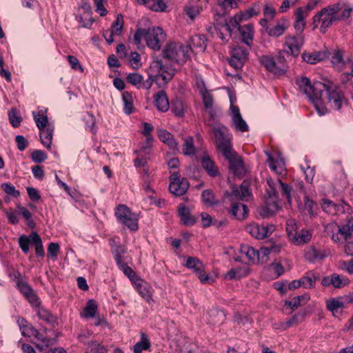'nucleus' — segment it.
Listing matches in <instances>:
<instances>
[{
    "mask_svg": "<svg viewBox=\"0 0 353 353\" xmlns=\"http://www.w3.org/2000/svg\"><path fill=\"white\" fill-rule=\"evenodd\" d=\"M1 188L7 194L10 195L14 198L18 197L20 194L19 192L17 190L14 186L11 183H3L1 184Z\"/></svg>",
    "mask_w": 353,
    "mask_h": 353,
    "instance_id": "nucleus-60",
    "label": "nucleus"
},
{
    "mask_svg": "<svg viewBox=\"0 0 353 353\" xmlns=\"http://www.w3.org/2000/svg\"><path fill=\"white\" fill-rule=\"evenodd\" d=\"M267 183L268 185L266 190L267 195L270 199H273L278 203V190H281L282 194L286 197L288 202H291L292 188L290 185L283 183L280 179L276 180L268 179Z\"/></svg>",
    "mask_w": 353,
    "mask_h": 353,
    "instance_id": "nucleus-9",
    "label": "nucleus"
},
{
    "mask_svg": "<svg viewBox=\"0 0 353 353\" xmlns=\"http://www.w3.org/2000/svg\"><path fill=\"white\" fill-rule=\"evenodd\" d=\"M324 255L321 254L316 248H311L305 252V258L310 261H313L316 259H321Z\"/></svg>",
    "mask_w": 353,
    "mask_h": 353,
    "instance_id": "nucleus-59",
    "label": "nucleus"
},
{
    "mask_svg": "<svg viewBox=\"0 0 353 353\" xmlns=\"http://www.w3.org/2000/svg\"><path fill=\"white\" fill-rule=\"evenodd\" d=\"M239 31L241 34L243 42L250 46L253 39L254 31L252 26L250 24L245 25L239 28Z\"/></svg>",
    "mask_w": 353,
    "mask_h": 353,
    "instance_id": "nucleus-40",
    "label": "nucleus"
},
{
    "mask_svg": "<svg viewBox=\"0 0 353 353\" xmlns=\"http://www.w3.org/2000/svg\"><path fill=\"white\" fill-rule=\"evenodd\" d=\"M248 271L247 269L242 270L241 268H233L228 271L225 277L228 279H236L248 275Z\"/></svg>",
    "mask_w": 353,
    "mask_h": 353,
    "instance_id": "nucleus-50",
    "label": "nucleus"
},
{
    "mask_svg": "<svg viewBox=\"0 0 353 353\" xmlns=\"http://www.w3.org/2000/svg\"><path fill=\"white\" fill-rule=\"evenodd\" d=\"M18 210L20 214L23 216V217L28 221V225L33 228L35 225L34 221L32 219V214L30 211L24 207L18 206Z\"/></svg>",
    "mask_w": 353,
    "mask_h": 353,
    "instance_id": "nucleus-57",
    "label": "nucleus"
},
{
    "mask_svg": "<svg viewBox=\"0 0 353 353\" xmlns=\"http://www.w3.org/2000/svg\"><path fill=\"white\" fill-rule=\"evenodd\" d=\"M230 103V110L233 126L236 130L240 131L241 132L248 131V126L246 122L243 119L239 108L233 105V102L232 101L231 97Z\"/></svg>",
    "mask_w": 353,
    "mask_h": 353,
    "instance_id": "nucleus-21",
    "label": "nucleus"
},
{
    "mask_svg": "<svg viewBox=\"0 0 353 353\" xmlns=\"http://www.w3.org/2000/svg\"><path fill=\"white\" fill-rule=\"evenodd\" d=\"M134 285L144 299L148 302L152 299V288L149 283L141 279H136Z\"/></svg>",
    "mask_w": 353,
    "mask_h": 353,
    "instance_id": "nucleus-27",
    "label": "nucleus"
},
{
    "mask_svg": "<svg viewBox=\"0 0 353 353\" xmlns=\"http://www.w3.org/2000/svg\"><path fill=\"white\" fill-rule=\"evenodd\" d=\"M175 72L173 68L164 65L161 59H156L150 63L148 78L145 81H143V76L139 73H130L126 79L138 89L149 90L159 78L161 79L164 84H167L172 79Z\"/></svg>",
    "mask_w": 353,
    "mask_h": 353,
    "instance_id": "nucleus-1",
    "label": "nucleus"
},
{
    "mask_svg": "<svg viewBox=\"0 0 353 353\" xmlns=\"http://www.w3.org/2000/svg\"><path fill=\"white\" fill-rule=\"evenodd\" d=\"M216 143L223 155L229 161L230 170L236 176H241L245 172L241 158L232 149L231 137L224 125L214 128Z\"/></svg>",
    "mask_w": 353,
    "mask_h": 353,
    "instance_id": "nucleus-2",
    "label": "nucleus"
},
{
    "mask_svg": "<svg viewBox=\"0 0 353 353\" xmlns=\"http://www.w3.org/2000/svg\"><path fill=\"white\" fill-rule=\"evenodd\" d=\"M318 277L314 274H308L307 276L300 279L301 286L306 288H313L315 285V282Z\"/></svg>",
    "mask_w": 353,
    "mask_h": 353,
    "instance_id": "nucleus-53",
    "label": "nucleus"
},
{
    "mask_svg": "<svg viewBox=\"0 0 353 353\" xmlns=\"http://www.w3.org/2000/svg\"><path fill=\"white\" fill-rule=\"evenodd\" d=\"M201 164L208 174L212 177L220 175V172L208 154H203L200 159Z\"/></svg>",
    "mask_w": 353,
    "mask_h": 353,
    "instance_id": "nucleus-23",
    "label": "nucleus"
},
{
    "mask_svg": "<svg viewBox=\"0 0 353 353\" xmlns=\"http://www.w3.org/2000/svg\"><path fill=\"white\" fill-rule=\"evenodd\" d=\"M283 54V52H279L278 56L279 61L278 63H276L272 57L268 56H262L260 58V62L268 71L276 75H281L285 71Z\"/></svg>",
    "mask_w": 353,
    "mask_h": 353,
    "instance_id": "nucleus-13",
    "label": "nucleus"
},
{
    "mask_svg": "<svg viewBox=\"0 0 353 353\" xmlns=\"http://www.w3.org/2000/svg\"><path fill=\"white\" fill-rule=\"evenodd\" d=\"M162 52L165 59L183 64L190 57V48L181 43L170 41L165 45Z\"/></svg>",
    "mask_w": 353,
    "mask_h": 353,
    "instance_id": "nucleus-6",
    "label": "nucleus"
},
{
    "mask_svg": "<svg viewBox=\"0 0 353 353\" xmlns=\"http://www.w3.org/2000/svg\"><path fill=\"white\" fill-rule=\"evenodd\" d=\"M185 104L179 99H176L172 102L171 110L176 117H183L185 111Z\"/></svg>",
    "mask_w": 353,
    "mask_h": 353,
    "instance_id": "nucleus-49",
    "label": "nucleus"
},
{
    "mask_svg": "<svg viewBox=\"0 0 353 353\" xmlns=\"http://www.w3.org/2000/svg\"><path fill=\"white\" fill-rule=\"evenodd\" d=\"M327 229L336 232V234L333 233L332 235V239L334 242H339L341 239H344L348 243L353 239V219L349 220L345 225L341 227L336 224H331L327 225Z\"/></svg>",
    "mask_w": 353,
    "mask_h": 353,
    "instance_id": "nucleus-10",
    "label": "nucleus"
},
{
    "mask_svg": "<svg viewBox=\"0 0 353 353\" xmlns=\"http://www.w3.org/2000/svg\"><path fill=\"white\" fill-rule=\"evenodd\" d=\"M242 256H245L249 263H254L257 260V250L249 245H243L240 248Z\"/></svg>",
    "mask_w": 353,
    "mask_h": 353,
    "instance_id": "nucleus-39",
    "label": "nucleus"
},
{
    "mask_svg": "<svg viewBox=\"0 0 353 353\" xmlns=\"http://www.w3.org/2000/svg\"><path fill=\"white\" fill-rule=\"evenodd\" d=\"M201 95L202 97L205 112L209 116V122H211L209 123V125H211L216 119L218 108L214 107L213 96L209 90L201 94Z\"/></svg>",
    "mask_w": 353,
    "mask_h": 353,
    "instance_id": "nucleus-17",
    "label": "nucleus"
},
{
    "mask_svg": "<svg viewBox=\"0 0 353 353\" xmlns=\"http://www.w3.org/2000/svg\"><path fill=\"white\" fill-rule=\"evenodd\" d=\"M158 137L159 139L164 143L167 144L170 149L173 150H179L178 143L174 139L173 135L164 129H158Z\"/></svg>",
    "mask_w": 353,
    "mask_h": 353,
    "instance_id": "nucleus-32",
    "label": "nucleus"
},
{
    "mask_svg": "<svg viewBox=\"0 0 353 353\" xmlns=\"http://www.w3.org/2000/svg\"><path fill=\"white\" fill-rule=\"evenodd\" d=\"M150 345L151 344L147 335L142 332L141 333V341L134 345V353H141L143 350H148Z\"/></svg>",
    "mask_w": 353,
    "mask_h": 353,
    "instance_id": "nucleus-43",
    "label": "nucleus"
},
{
    "mask_svg": "<svg viewBox=\"0 0 353 353\" xmlns=\"http://www.w3.org/2000/svg\"><path fill=\"white\" fill-rule=\"evenodd\" d=\"M327 6L317 12L313 17V29L319 26L321 33H325L334 23L338 22Z\"/></svg>",
    "mask_w": 353,
    "mask_h": 353,
    "instance_id": "nucleus-7",
    "label": "nucleus"
},
{
    "mask_svg": "<svg viewBox=\"0 0 353 353\" xmlns=\"http://www.w3.org/2000/svg\"><path fill=\"white\" fill-rule=\"evenodd\" d=\"M333 287L336 288H341L349 283V280L346 276L339 275L336 274H332Z\"/></svg>",
    "mask_w": 353,
    "mask_h": 353,
    "instance_id": "nucleus-54",
    "label": "nucleus"
},
{
    "mask_svg": "<svg viewBox=\"0 0 353 353\" xmlns=\"http://www.w3.org/2000/svg\"><path fill=\"white\" fill-rule=\"evenodd\" d=\"M170 179V183L169 189L172 194H174L175 196H181L187 192L189 188V183L185 179L180 178V174L179 172L172 173Z\"/></svg>",
    "mask_w": 353,
    "mask_h": 353,
    "instance_id": "nucleus-14",
    "label": "nucleus"
},
{
    "mask_svg": "<svg viewBox=\"0 0 353 353\" xmlns=\"http://www.w3.org/2000/svg\"><path fill=\"white\" fill-rule=\"evenodd\" d=\"M326 57L325 52H313L312 53H303L302 54L303 59L310 64H315Z\"/></svg>",
    "mask_w": 353,
    "mask_h": 353,
    "instance_id": "nucleus-41",
    "label": "nucleus"
},
{
    "mask_svg": "<svg viewBox=\"0 0 353 353\" xmlns=\"http://www.w3.org/2000/svg\"><path fill=\"white\" fill-rule=\"evenodd\" d=\"M32 243L31 237L26 235H21L19 239V244L24 253H28L29 251V244Z\"/></svg>",
    "mask_w": 353,
    "mask_h": 353,
    "instance_id": "nucleus-62",
    "label": "nucleus"
},
{
    "mask_svg": "<svg viewBox=\"0 0 353 353\" xmlns=\"http://www.w3.org/2000/svg\"><path fill=\"white\" fill-rule=\"evenodd\" d=\"M122 97L124 103V111L126 114H130L134 110L132 97L128 92H123Z\"/></svg>",
    "mask_w": 353,
    "mask_h": 353,
    "instance_id": "nucleus-52",
    "label": "nucleus"
},
{
    "mask_svg": "<svg viewBox=\"0 0 353 353\" xmlns=\"http://www.w3.org/2000/svg\"><path fill=\"white\" fill-rule=\"evenodd\" d=\"M296 84L300 92L305 94L314 103L319 115L327 112V108L323 105L322 93L325 88L324 82L316 81L313 83L306 77H298Z\"/></svg>",
    "mask_w": 353,
    "mask_h": 353,
    "instance_id": "nucleus-3",
    "label": "nucleus"
},
{
    "mask_svg": "<svg viewBox=\"0 0 353 353\" xmlns=\"http://www.w3.org/2000/svg\"><path fill=\"white\" fill-rule=\"evenodd\" d=\"M280 252L279 246L272 245L270 248H261L257 250V263H265L269 261V256L272 254H276Z\"/></svg>",
    "mask_w": 353,
    "mask_h": 353,
    "instance_id": "nucleus-31",
    "label": "nucleus"
},
{
    "mask_svg": "<svg viewBox=\"0 0 353 353\" xmlns=\"http://www.w3.org/2000/svg\"><path fill=\"white\" fill-rule=\"evenodd\" d=\"M179 216L181 222L185 225H192L196 221V219L190 214L189 208L183 204L179 206Z\"/></svg>",
    "mask_w": 353,
    "mask_h": 353,
    "instance_id": "nucleus-34",
    "label": "nucleus"
},
{
    "mask_svg": "<svg viewBox=\"0 0 353 353\" xmlns=\"http://www.w3.org/2000/svg\"><path fill=\"white\" fill-rule=\"evenodd\" d=\"M304 43V38L302 35L299 34L295 36H288L285 37V45L288 48L287 53L296 57L301 51V48Z\"/></svg>",
    "mask_w": 353,
    "mask_h": 353,
    "instance_id": "nucleus-19",
    "label": "nucleus"
},
{
    "mask_svg": "<svg viewBox=\"0 0 353 353\" xmlns=\"http://www.w3.org/2000/svg\"><path fill=\"white\" fill-rule=\"evenodd\" d=\"M34 120L39 130L48 128V125H54L48 121V117L44 114L43 110L32 112Z\"/></svg>",
    "mask_w": 353,
    "mask_h": 353,
    "instance_id": "nucleus-35",
    "label": "nucleus"
},
{
    "mask_svg": "<svg viewBox=\"0 0 353 353\" xmlns=\"http://www.w3.org/2000/svg\"><path fill=\"white\" fill-rule=\"evenodd\" d=\"M17 323L23 336L32 338L33 340L37 341H41L43 345L48 346L49 345V340L39 333L32 325L28 323L26 319L19 318Z\"/></svg>",
    "mask_w": 353,
    "mask_h": 353,
    "instance_id": "nucleus-12",
    "label": "nucleus"
},
{
    "mask_svg": "<svg viewBox=\"0 0 353 353\" xmlns=\"http://www.w3.org/2000/svg\"><path fill=\"white\" fill-rule=\"evenodd\" d=\"M97 310V304L95 301L89 300L83 310V316L85 318H92Z\"/></svg>",
    "mask_w": 353,
    "mask_h": 353,
    "instance_id": "nucleus-48",
    "label": "nucleus"
},
{
    "mask_svg": "<svg viewBox=\"0 0 353 353\" xmlns=\"http://www.w3.org/2000/svg\"><path fill=\"white\" fill-rule=\"evenodd\" d=\"M265 201V205L261 206L258 209V212L262 217H268L274 214L278 208V203L273 199H270L269 196L267 195Z\"/></svg>",
    "mask_w": 353,
    "mask_h": 353,
    "instance_id": "nucleus-26",
    "label": "nucleus"
},
{
    "mask_svg": "<svg viewBox=\"0 0 353 353\" xmlns=\"http://www.w3.org/2000/svg\"><path fill=\"white\" fill-rule=\"evenodd\" d=\"M18 288L32 305L37 306L39 305L37 295L27 283L21 281L19 282Z\"/></svg>",
    "mask_w": 353,
    "mask_h": 353,
    "instance_id": "nucleus-29",
    "label": "nucleus"
},
{
    "mask_svg": "<svg viewBox=\"0 0 353 353\" xmlns=\"http://www.w3.org/2000/svg\"><path fill=\"white\" fill-rule=\"evenodd\" d=\"M323 210L329 214H336L339 210V207L329 199H323L321 202Z\"/></svg>",
    "mask_w": 353,
    "mask_h": 353,
    "instance_id": "nucleus-47",
    "label": "nucleus"
},
{
    "mask_svg": "<svg viewBox=\"0 0 353 353\" xmlns=\"http://www.w3.org/2000/svg\"><path fill=\"white\" fill-rule=\"evenodd\" d=\"M185 265L195 273H199L203 267V263L197 258L192 256L187 258Z\"/></svg>",
    "mask_w": 353,
    "mask_h": 353,
    "instance_id": "nucleus-46",
    "label": "nucleus"
},
{
    "mask_svg": "<svg viewBox=\"0 0 353 353\" xmlns=\"http://www.w3.org/2000/svg\"><path fill=\"white\" fill-rule=\"evenodd\" d=\"M144 39L148 48L154 50H159L161 44L166 39V34L159 27H151L148 29H138L134 35L137 45H139Z\"/></svg>",
    "mask_w": 353,
    "mask_h": 353,
    "instance_id": "nucleus-4",
    "label": "nucleus"
},
{
    "mask_svg": "<svg viewBox=\"0 0 353 353\" xmlns=\"http://www.w3.org/2000/svg\"><path fill=\"white\" fill-rule=\"evenodd\" d=\"M202 200L203 202L208 206H212L214 204L217 203L216 200L215 199L214 195L211 190H204L202 193Z\"/></svg>",
    "mask_w": 353,
    "mask_h": 353,
    "instance_id": "nucleus-55",
    "label": "nucleus"
},
{
    "mask_svg": "<svg viewBox=\"0 0 353 353\" xmlns=\"http://www.w3.org/2000/svg\"><path fill=\"white\" fill-rule=\"evenodd\" d=\"M115 216L119 222L132 231L138 230V216L125 205H119L115 210Z\"/></svg>",
    "mask_w": 353,
    "mask_h": 353,
    "instance_id": "nucleus-8",
    "label": "nucleus"
},
{
    "mask_svg": "<svg viewBox=\"0 0 353 353\" xmlns=\"http://www.w3.org/2000/svg\"><path fill=\"white\" fill-rule=\"evenodd\" d=\"M190 52L195 53L203 52L206 48L205 39L202 35H195L190 39Z\"/></svg>",
    "mask_w": 353,
    "mask_h": 353,
    "instance_id": "nucleus-30",
    "label": "nucleus"
},
{
    "mask_svg": "<svg viewBox=\"0 0 353 353\" xmlns=\"http://www.w3.org/2000/svg\"><path fill=\"white\" fill-rule=\"evenodd\" d=\"M326 306L334 315L343 309V303L340 300L332 299L327 301Z\"/></svg>",
    "mask_w": 353,
    "mask_h": 353,
    "instance_id": "nucleus-51",
    "label": "nucleus"
},
{
    "mask_svg": "<svg viewBox=\"0 0 353 353\" xmlns=\"http://www.w3.org/2000/svg\"><path fill=\"white\" fill-rule=\"evenodd\" d=\"M202 10V6L197 4H190L185 8L186 14L191 19H194L198 16Z\"/></svg>",
    "mask_w": 353,
    "mask_h": 353,
    "instance_id": "nucleus-56",
    "label": "nucleus"
},
{
    "mask_svg": "<svg viewBox=\"0 0 353 353\" xmlns=\"http://www.w3.org/2000/svg\"><path fill=\"white\" fill-rule=\"evenodd\" d=\"M289 27V21L286 19L279 21L273 27H266V32L269 36L279 37L284 34Z\"/></svg>",
    "mask_w": 353,
    "mask_h": 353,
    "instance_id": "nucleus-25",
    "label": "nucleus"
},
{
    "mask_svg": "<svg viewBox=\"0 0 353 353\" xmlns=\"http://www.w3.org/2000/svg\"><path fill=\"white\" fill-rule=\"evenodd\" d=\"M195 147L192 137H187L183 139L182 145V153L185 156L193 155L195 154Z\"/></svg>",
    "mask_w": 353,
    "mask_h": 353,
    "instance_id": "nucleus-44",
    "label": "nucleus"
},
{
    "mask_svg": "<svg viewBox=\"0 0 353 353\" xmlns=\"http://www.w3.org/2000/svg\"><path fill=\"white\" fill-rule=\"evenodd\" d=\"M315 207L316 204L314 203V201L307 198L305 200L304 207L303 209V213L306 215L312 216L314 214Z\"/></svg>",
    "mask_w": 353,
    "mask_h": 353,
    "instance_id": "nucleus-61",
    "label": "nucleus"
},
{
    "mask_svg": "<svg viewBox=\"0 0 353 353\" xmlns=\"http://www.w3.org/2000/svg\"><path fill=\"white\" fill-rule=\"evenodd\" d=\"M265 154L268 157L270 168L279 175L284 174L285 172L284 161L281 157L280 154L277 153L278 157L276 159L274 158L268 152H265Z\"/></svg>",
    "mask_w": 353,
    "mask_h": 353,
    "instance_id": "nucleus-24",
    "label": "nucleus"
},
{
    "mask_svg": "<svg viewBox=\"0 0 353 353\" xmlns=\"http://www.w3.org/2000/svg\"><path fill=\"white\" fill-rule=\"evenodd\" d=\"M243 20L242 17L239 14L232 17L228 23L227 21L225 22L223 21V26L221 27L218 26L219 38L223 41H228V37L231 36L232 30L236 28L238 29L241 28L239 24Z\"/></svg>",
    "mask_w": 353,
    "mask_h": 353,
    "instance_id": "nucleus-15",
    "label": "nucleus"
},
{
    "mask_svg": "<svg viewBox=\"0 0 353 353\" xmlns=\"http://www.w3.org/2000/svg\"><path fill=\"white\" fill-rule=\"evenodd\" d=\"M120 269L123 272V273L130 279L132 283H134L136 281V279H138L134 272L132 270L131 268H130L127 264L121 262V264H118Z\"/></svg>",
    "mask_w": 353,
    "mask_h": 353,
    "instance_id": "nucleus-58",
    "label": "nucleus"
},
{
    "mask_svg": "<svg viewBox=\"0 0 353 353\" xmlns=\"http://www.w3.org/2000/svg\"><path fill=\"white\" fill-rule=\"evenodd\" d=\"M154 102L159 110L163 112L168 110L169 101L164 91H159L154 96Z\"/></svg>",
    "mask_w": 353,
    "mask_h": 353,
    "instance_id": "nucleus-33",
    "label": "nucleus"
},
{
    "mask_svg": "<svg viewBox=\"0 0 353 353\" xmlns=\"http://www.w3.org/2000/svg\"><path fill=\"white\" fill-rule=\"evenodd\" d=\"M232 205L229 211L230 214L237 219H243L248 216V209L245 204L231 201Z\"/></svg>",
    "mask_w": 353,
    "mask_h": 353,
    "instance_id": "nucleus-28",
    "label": "nucleus"
},
{
    "mask_svg": "<svg viewBox=\"0 0 353 353\" xmlns=\"http://www.w3.org/2000/svg\"><path fill=\"white\" fill-rule=\"evenodd\" d=\"M123 19L121 14L117 17V19L113 22L110 30H105L103 32V36L108 44H111L114 41V36H120L122 33L123 27Z\"/></svg>",
    "mask_w": 353,
    "mask_h": 353,
    "instance_id": "nucleus-18",
    "label": "nucleus"
},
{
    "mask_svg": "<svg viewBox=\"0 0 353 353\" xmlns=\"http://www.w3.org/2000/svg\"><path fill=\"white\" fill-rule=\"evenodd\" d=\"M153 127L151 124L148 123H143V134L146 137L147 143L145 146H143L140 150V152H143L145 154H149L150 144L152 141V137L150 134V132L152 131Z\"/></svg>",
    "mask_w": 353,
    "mask_h": 353,
    "instance_id": "nucleus-42",
    "label": "nucleus"
},
{
    "mask_svg": "<svg viewBox=\"0 0 353 353\" xmlns=\"http://www.w3.org/2000/svg\"><path fill=\"white\" fill-rule=\"evenodd\" d=\"M208 322L212 325L221 323L225 316L224 312L218 308L210 310L208 312Z\"/></svg>",
    "mask_w": 353,
    "mask_h": 353,
    "instance_id": "nucleus-37",
    "label": "nucleus"
},
{
    "mask_svg": "<svg viewBox=\"0 0 353 353\" xmlns=\"http://www.w3.org/2000/svg\"><path fill=\"white\" fill-rule=\"evenodd\" d=\"M9 120L14 128H17L21 121V117L17 114L15 109H12L8 113Z\"/></svg>",
    "mask_w": 353,
    "mask_h": 353,
    "instance_id": "nucleus-63",
    "label": "nucleus"
},
{
    "mask_svg": "<svg viewBox=\"0 0 353 353\" xmlns=\"http://www.w3.org/2000/svg\"><path fill=\"white\" fill-rule=\"evenodd\" d=\"M289 236L296 244H302L307 243L312 237V234L309 230H302L299 232H296L294 234L292 232H289Z\"/></svg>",
    "mask_w": 353,
    "mask_h": 353,
    "instance_id": "nucleus-38",
    "label": "nucleus"
},
{
    "mask_svg": "<svg viewBox=\"0 0 353 353\" xmlns=\"http://www.w3.org/2000/svg\"><path fill=\"white\" fill-rule=\"evenodd\" d=\"M330 11L336 18L338 21H346L348 19L353 12V5L349 3L345 0H340L333 4L328 6Z\"/></svg>",
    "mask_w": 353,
    "mask_h": 353,
    "instance_id": "nucleus-11",
    "label": "nucleus"
},
{
    "mask_svg": "<svg viewBox=\"0 0 353 353\" xmlns=\"http://www.w3.org/2000/svg\"><path fill=\"white\" fill-rule=\"evenodd\" d=\"M89 350L92 353H107L105 347L97 342H92L89 344Z\"/></svg>",
    "mask_w": 353,
    "mask_h": 353,
    "instance_id": "nucleus-64",
    "label": "nucleus"
},
{
    "mask_svg": "<svg viewBox=\"0 0 353 353\" xmlns=\"http://www.w3.org/2000/svg\"><path fill=\"white\" fill-rule=\"evenodd\" d=\"M40 130V139L42 144L50 149L51 148L54 125H48V128L41 129Z\"/></svg>",
    "mask_w": 353,
    "mask_h": 353,
    "instance_id": "nucleus-36",
    "label": "nucleus"
},
{
    "mask_svg": "<svg viewBox=\"0 0 353 353\" xmlns=\"http://www.w3.org/2000/svg\"><path fill=\"white\" fill-rule=\"evenodd\" d=\"M324 85L325 88L322 93L323 105L325 107V101L327 100L330 108L339 110L346 102L343 93L336 84L329 80L325 81Z\"/></svg>",
    "mask_w": 353,
    "mask_h": 353,
    "instance_id": "nucleus-5",
    "label": "nucleus"
},
{
    "mask_svg": "<svg viewBox=\"0 0 353 353\" xmlns=\"http://www.w3.org/2000/svg\"><path fill=\"white\" fill-rule=\"evenodd\" d=\"M274 230L272 225H259L252 223L246 227V231L257 239H263L269 236Z\"/></svg>",
    "mask_w": 353,
    "mask_h": 353,
    "instance_id": "nucleus-16",
    "label": "nucleus"
},
{
    "mask_svg": "<svg viewBox=\"0 0 353 353\" xmlns=\"http://www.w3.org/2000/svg\"><path fill=\"white\" fill-rule=\"evenodd\" d=\"M251 196L249 187L247 183H243L242 185L238 188L234 186L232 192L229 194L230 201H236L240 199L241 201H248Z\"/></svg>",
    "mask_w": 353,
    "mask_h": 353,
    "instance_id": "nucleus-22",
    "label": "nucleus"
},
{
    "mask_svg": "<svg viewBox=\"0 0 353 353\" xmlns=\"http://www.w3.org/2000/svg\"><path fill=\"white\" fill-rule=\"evenodd\" d=\"M32 243L35 245L36 254L40 256H43L45 254L44 249L42 245V241L39 235L37 232H32L30 234Z\"/></svg>",
    "mask_w": 353,
    "mask_h": 353,
    "instance_id": "nucleus-45",
    "label": "nucleus"
},
{
    "mask_svg": "<svg viewBox=\"0 0 353 353\" xmlns=\"http://www.w3.org/2000/svg\"><path fill=\"white\" fill-rule=\"evenodd\" d=\"M248 51L242 47L236 46L232 51L230 63L235 68H241L248 58Z\"/></svg>",
    "mask_w": 353,
    "mask_h": 353,
    "instance_id": "nucleus-20",
    "label": "nucleus"
}]
</instances>
